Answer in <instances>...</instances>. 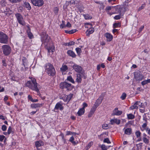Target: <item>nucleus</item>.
<instances>
[{
    "label": "nucleus",
    "mask_w": 150,
    "mask_h": 150,
    "mask_svg": "<svg viewBox=\"0 0 150 150\" xmlns=\"http://www.w3.org/2000/svg\"><path fill=\"white\" fill-rule=\"evenodd\" d=\"M105 36L107 39L108 41H111L112 39V36L109 33H106L105 34Z\"/></svg>",
    "instance_id": "nucleus-16"
},
{
    "label": "nucleus",
    "mask_w": 150,
    "mask_h": 150,
    "mask_svg": "<svg viewBox=\"0 0 150 150\" xmlns=\"http://www.w3.org/2000/svg\"><path fill=\"white\" fill-rule=\"evenodd\" d=\"M142 107V103L140 101H137L130 107L131 109H137L139 108Z\"/></svg>",
    "instance_id": "nucleus-10"
},
{
    "label": "nucleus",
    "mask_w": 150,
    "mask_h": 150,
    "mask_svg": "<svg viewBox=\"0 0 150 150\" xmlns=\"http://www.w3.org/2000/svg\"><path fill=\"white\" fill-rule=\"evenodd\" d=\"M113 26L114 28H117L120 26V23H115L113 24Z\"/></svg>",
    "instance_id": "nucleus-42"
},
{
    "label": "nucleus",
    "mask_w": 150,
    "mask_h": 150,
    "mask_svg": "<svg viewBox=\"0 0 150 150\" xmlns=\"http://www.w3.org/2000/svg\"><path fill=\"white\" fill-rule=\"evenodd\" d=\"M2 49L4 54L6 55H9L11 52V48L8 45H3L2 46Z\"/></svg>",
    "instance_id": "nucleus-5"
},
{
    "label": "nucleus",
    "mask_w": 150,
    "mask_h": 150,
    "mask_svg": "<svg viewBox=\"0 0 150 150\" xmlns=\"http://www.w3.org/2000/svg\"><path fill=\"white\" fill-rule=\"evenodd\" d=\"M26 86L33 91H35L38 93L39 92L38 83L36 79L34 78H31V80L28 81L26 83Z\"/></svg>",
    "instance_id": "nucleus-1"
},
{
    "label": "nucleus",
    "mask_w": 150,
    "mask_h": 150,
    "mask_svg": "<svg viewBox=\"0 0 150 150\" xmlns=\"http://www.w3.org/2000/svg\"><path fill=\"white\" fill-rule=\"evenodd\" d=\"M104 142L107 143L108 144H110L111 143L108 138H107L104 139L103 141Z\"/></svg>",
    "instance_id": "nucleus-46"
},
{
    "label": "nucleus",
    "mask_w": 150,
    "mask_h": 150,
    "mask_svg": "<svg viewBox=\"0 0 150 150\" xmlns=\"http://www.w3.org/2000/svg\"><path fill=\"white\" fill-rule=\"evenodd\" d=\"M60 88L62 89L66 88L67 90L71 91L73 88V86L71 84L66 81L62 82L60 84Z\"/></svg>",
    "instance_id": "nucleus-3"
},
{
    "label": "nucleus",
    "mask_w": 150,
    "mask_h": 150,
    "mask_svg": "<svg viewBox=\"0 0 150 150\" xmlns=\"http://www.w3.org/2000/svg\"><path fill=\"white\" fill-rule=\"evenodd\" d=\"M69 3H71L72 4H75V1H74V0H72L70 1H66V4H69Z\"/></svg>",
    "instance_id": "nucleus-51"
},
{
    "label": "nucleus",
    "mask_w": 150,
    "mask_h": 150,
    "mask_svg": "<svg viewBox=\"0 0 150 150\" xmlns=\"http://www.w3.org/2000/svg\"><path fill=\"white\" fill-rule=\"evenodd\" d=\"M147 122H144V123L142 125V127L144 128V129L146 127V125H147Z\"/></svg>",
    "instance_id": "nucleus-54"
},
{
    "label": "nucleus",
    "mask_w": 150,
    "mask_h": 150,
    "mask_svg": "<svg viewBox=\"0 0 150 150\" xmlns=\"http://www.w3.org/2000/svg\"><path fill=\"white\" fill-rule=\"evenodd\" d=\"M76 29H74L70 31H69V34H73L75 32H76Z\"/></svg>",
    "instance_id": "nucleus-50"
},
{
    "label": "nucleus",
    "mask_w": 150,
    "mask_h": 150,
    "mask_svg": "<svg viewBox=\"0 0 150 150\" xmlns=\"http://www.w3.org/2000/svg\"><path fill=\"white\" fill-rule=\"evenodd\" d=\"M50 38L46 34L43 35L42 36L41 41L43 44L46 46L50 41Z\"/></svg>",
    "instance_id": "nucleus-7"
},
{
    "label": "nucleus",
    "mask_w": 150,
    "mask_h": 150,
    "mask_svg": "<svg viewBox=\"0 0 150 150\" xmlns=\"http://www.w3.org/2000/svg\"><path fill=\"white\" fill-rule=\"evenodd\" d=\"M76 50L78 55H80L81 51V49L77 47L76 48Z\"/></svg>",
    "instance_id": "nucleus-32"
},
{
    "label": "nucleus",
    "mask_w": 150,
    "mask_h": 150,
    "mask_svg": "<svg viewBox=\"0 0 150 150\" xmlns=\"http://www.w3.org/2000/svg\"><path fill=\"white\" fill-rule=\"evenodd\" d=\"M63 107L62 106V104L59 103H58L56 105L54 109L55 110L59 109L62 110L63 109Z\"/></svg>",
    "instance_id": "nucleus-17"
},
{
    "label": "nucleus",
    "mask_w": 150,
    "mask_h": 150,
    "mask_svg": "<svg viewBox=\"0 0 150 150\" xmlns=\"http://www.w3.org/2000/svg\"><path fill=\"white\" fill-rule=\"evenodd\" d=\"M120 120L117 118H114L110 120V124L111 125H113L115 123L118 125L120 124Z\"/></svg>",
    "instance_id": "nucleus-13"
},
{
    "label": "nucleus",
    "mask_w": 150,
    "mask_h": 150,
    "mask_svg": "<svg viewBox=\"0 0 150 150\" xmlns=\"http://www.w3.org/2000/svg\"><path fill=\"white\" fill-rule=\"evenodd\" d=\"M83 107L82 108L85 109V108L88 106V104L85 103H83Z\"/></svg>",
    "instance_id": "nucleus-57"
},
{
    "label": "nucleus",
    "mask_w": 150,
    "mask_h": 150,
    "mask_svg": "<svg viewBox=\"0 0 150 150\" xmlns=\"http://www.w3.org/2000/svg\"><path fill=\"white\" fill-rule=\"evenodd\" d=\"M126 96H127V95H126V93H124L122 94L121 96L120 97V98L122 100H124L126 98Z\"/></svg>",
    "instance_id": "nucleus-35"
},
{
    "label": "nucleus",
    "mask_w": 150,
    "mask_h": 150,
    "mask_svg": "<svg viewBox=\"0 0 150 150\" xmlns=\"http://www.w3.org/2000/svg\"><path fill=\"white\" fill-rule=\"evenodd\" d=\"M94 114V113L91 111H90L89 113L88 114V117H91L92 115H93Z\"/></svg>",
    "instance_id": "nucleus-59"
},
{
    "label": "nucleus",
    "mask_w": 150,
    "mask_h": 150,
    "mask_svg": "<svg viewBox=\"0 0 150 150\" xmlns=\"http://www.w3.org/2000/svg\"><path fill=\"white\" fill-rule=\"evenodd\" d=\"M25 6L28 9V10H30L31 8L30 5L28 2H25L24 3Z\"/></svg>",
    "instance_id": "nucleus-25"
},
{
    "label": "nucleus",
    "mask_w": 150,
    "mask_h": 150,
    "mask_svg": "<svg viewBox=\"0 0 150 150\" xmlns=\"http://www.w3.org/2000/svg\"><path fill=\"white\" fill-rule=\"evenodd\" d=\"M123 130H124L125 134H126L129 135L131 134L132 132V129L130 128H127L125 129L124 128Z\"/></svg>",
    "instance_id": "nucleus-20"
},
{
    "label": "nucleus",
    "mask_w": 150,
    "mask_h": 150,
    "mask_svg": "<svg viewBox=\"0 0 150 150\" xmlns=\"http://www.w3.org/2000/svg\"><path fill=\"white\" fill-rule=\"evenodd\" d=\"M2 63H3V65L4 66H6V61L5 60H2Z\"/></svg>",
    "instance_id": "nucleus-63"
},
{
    "label": "nucleus",
    "mask_w": 150,
    "mask_h": 150,
    "mask_svg": "<svg viewBox=\"0 0 150 150\" xmlns=\"http://www.w3.org/2000/svg\"><path fill=\"white\" fill-rule=\"evenodd\" d=\"M12 129L11 126L9 127L8 130V134H9L12 132Z\"/></svg>",
    "instance_id": "nucleus-49"
},
{
    "label": "nucleus",
    "mask_w": 150,
    "mask_h": 150,
    "mask_svg": "<svg viewBox=\"0 0 150 150\" xmlns=\"http://www.w3.org/2000/svg\"><path fill=\"white\" fill-rule=\"evenodd\" d=\"M104 96V94L102 93L96 102L97 103L98 105L100 104L102 102L103 100V96Z\"/></svg>",
    "instance_id": "nucleus-19"
},
{
    "label": "nucleus",
    "mask_w": 150,
    "mask_h": 150,
    "mask_svg": "<svg viewBox=\"0 0 150 150\" xmlns=\"http://www.w3.org/2000/svg\"><path fill=\"white\" fill-rule=\"evenodd\" d=\"M22 61L23 65H25V64H27V61L26 58L24 57H23L22 59Z\"/></svg>",
    "instance_id": "nucleus-34"
},
{
    "label": "nucleus",
    "mask_w": 150,
    "mask_h": 150,
    "mask_svg": "<svg viewBox=\"0 0 150 150\" xmlns=\"http://www.w3.org/2000/svg\"><path fill=\"white\" fill-rule=\"evenodd\" d=\"M98 105L97 103H96V102L93 105V106L92 107L96 109L97 108V107L99 106Z\"/></svg>",
    "instance_id": "nucleus-52"
},
{
    "label": "nucleus",
    "mask_w": 150,
    "mask_h": 150,
    "mask_svg": "<svg viewBox=\"0 0 150 150\" xmlns=\"http://www.w3.org/2000/svg\"><path fill=\"white\" fill-rule=\"evenodd\" d=\"M76 81L78 83H80L81 81V76L79 74H78L77 75V78H76Z\"/></svg>",
    "instance_id": "nucleus-27"
},
{
    "label": "nucleus",
    "mask_w": 150,
    "mask_h": 150,
    "mask_svg": "<svg viewBox=\"0 0 150 150\" xmlns=\"http://www.w3.org/2000/svg\"><path fill=\"white\" fill-rule=\"evenodd\" d=\"M142 139L145 143H148L149 142V140L145 137H144Z\"/></svg>",
    "instance_id": "nucleus-38"
},
{
    "label": "nucleus",
    "mask_w": 150,
    "mask_h": 150,
    "mask_svg": "<svg viewBox=\"0 0 150 150\" xmlns=\"http://www.w3.org/2000/svg\"><path fill=\"white\" fill-rule=\"evenodd\" d=\"M93 142H91L88 143L87 146H86V149L88 150L89 148H90L93 144Z\"/></svg>",
    "instance_id": "nucleus-31"
},
{
    "label": "nucleus",
    "mask_w": 150,
    "mask_h": 150,
    "mask_svg": "<svg viewBox=\"0 0 150 150\" xmlns=\"http://www.w3.org/2000/svg\"><path fill=\"white\" fill-rule=\"evenodd\" d=\"M5 137L4 135L0 136V141L2 142L5 138Z\"/></svg>",
    "instance_id": "nucleus-56"
},
{
    "label": "nucleus",
    "mask_w": 150,
    "mask_h": 150,
    "mask_svg": "<svg viewBox=\"0 0 150 150\" xmlns=\"http://www.w3.org/2000/svg\"><path fill=\"white\" fill-rule=\"evenodd\" d=\"M0 3L2 6H5L6 2L4 0H0Z\"/></svg>",
    "instance_id": "nucleus-41"
},
{
    "label": "nucleus",
    "mask_w": 150,
    "mask_h": 150,
    "mask_svg": "<svg viewBox=\"0 0 150 150\" xmlns=\"http://www.w3.org/2000/svg\"><path fill=\"white\" fill-rule=\"evenodd\" d=\"M134 77L136 81H140L145 79L144 77L143 74L139 73H137L135 74Z\"/></svg>",
    "instance_id": "nucleus-9"
},
{
    "label": "nucleus",
    "mask_w": 150,
    "mask_h": 150,
    "mask_svg": "<svg viewBox=\"0 0 150 150\" xmlns=\"http://www.w3.org/2000/svg\"><path fill=\"white\" fill-rule=\"evenodd\" d=\"M135 135L137 138H140L141 133L139 131H137L135 132Z\"/></svg>",
    "instance_id": "nucleus-33"
},
{
    "label": "nucleus",
    "mask_w": 150,
    "mask_h": 150,
    "mask_svg": "<svg viewBox=\"0 0 150 150\" xmlns=\"http://www.w3.org/2000/svg\"><path fill=\"white\" fill-rule=\"evenodd\" d=\"M73 68L75 71L79 73L81 71V67L80 66L77 64L74 65L73 66Z\"/></svg>",
    "instance_id": "nucleus-14"
},
{
    "label": "nucleus",
    "mask_w": 150,
    "mask_h": 150,
    "mask_svg": "<svg viewBox=\"0 0 150 150\" xmlns=\"http://www.w3.org/2000/svg\"><path fill=\"white\" fill-rule=\"evenodd\" d=\"M74 137L72 136L70 138L69 140V141L71 142L73 144H74V145H76L77 143L76 142L74 141Z\"/></svg>",
    "instance_id": "nucleus-29"
},
{
    "label": "nucleus",
    "mask_w": 150,
    "mask_h": 150,
    "mask_svg": "<svg viewBox=\"0 0 150 150\" xmlns=\"http://www.w3.org/2000/svg\"><path fill=\"white\" fill-rule=\"evenodd\" d=\"M102 127L104 129H107L108 128V125L107 124H104L102 125Z\"/></svg>",
    "instance_id": "nucleus-43"
},
{
    "label": "nucleus",
    "mask_w": 150,
    "mask_h": 150,
    "mask_svg": "<svg viewBox=\"0 0 150 150\" xmlns=\"http://www.w3.org/2000/svg\"><path fill=\"white\" fill-rule=\"evenodd\" d=\"M73 96V94H70L68 95H64L62 97V99L65 102H69Z\"/></svg>",
    "instance_id": "nucleus-11"
},
{
    "label": "nucleus",
    "mask_w": 150,
    "mask_h": 150,
    "mask_svg": "<svg viewBox=\"0 0 150 150\" xmlns=\"http://www.w3.org/2000/svg\"><path fill=\"white\" fill-rule=\"evenodd\" d=\"M94 31V28H89L86 32L87 36H89L90 34H92Z\"/></svg>",
    "instance_id": "nucleus-21"
},
{
    "label": "nucleus",
    "mask_w": 150,
    "mask_h": 150,
    "mask_svg": "<svg viewBox=\"0 0 150 150\" xmlns=\"http://www.w3.org/2000/svg\"><path fill=\"white\" fill-rule=\"evenodd\" d=\"M101 148L102 150H107V147L104 144H102L101 146Z\"/></svg>",
    "instance_id": "nucleus-44"
},
{
    "label": "nucleus",
    "mask_w": 150,
    "mask_h": 150,
    "mask_svg": "<svg viewBox=\"0 0 150 150\" xmlns=\"http://www.w3.org/2000/svg\"><path fill=\"white\" fill-rule=\"evenodd\" d=\"M147 83L146 80H144L141 82V84L142 86H144L146 84H147Z\"/></svg>",
    "instance_id": "nucleus-58"
},
{
    "label": "nucleus",
    "mask_w": 150,
    "mask_h": 150,
    "mask_svg": "<svg viewBox=\"0 0 150 150\" xmlns=\"http://www.w3.org/2000/svg\"><path fill=\"white\" fill-rule=\"evenodd\" d=\"M43 103H33L31 105V107L32 108H40L43 106Z\"/></svg>",
    "instance_id": "nucleus-15"
},
{
    "label": "nucleus",
    "mask_w": 150,
    "mask_h": 150,
    "mask_svg": "<svg viewBox=\"0 0 150 150\" xmlns=\"http://www.w3.org/2000/svg\"><path fill=\"white\" fill-rule=\"evenodd\" d=\"M112 7H111L110 6H107L105 8V10L106 11L108 12L109 11L111 10V8Z\"/></svg>",
    "instance_id": "nucleus-45"
},
{
    "label": "nucleus",
    "mask_w": 150,
    "mask_h": 150,
    "mask_svg": "<svg viewBox=\"0 0 150 150\" xmlns=\"http://www.w3.org/2000/svg\"><path fill=\"white\" fill-rule=\"evenodd\" d=\"M71 134H76V133L74 132H72L70 131H67V134L66 135H71Z\"/></svg>",
    "instance_id": "nucleus-40"
},
{
    "label": "nucleus",
    "mask_w": 150,
    "mask_h": 150,
    "mask_svg": "<svg viewBox=\"0 0 150 150\" xmlns=\"http://www.w3.org/2000/svg\"><path fill=\"white\" fill-rule=\"evenodd\" d=\"M8 42L7 36L3 33L0 32V43L7 44Z\"/></svg>",
    "instance_id": "nucleus-4"
},
{
    "label": "nucleus",
    "mask_w": 150,
    "mask_h": 150,
    "mask_svg": "<svg viewBox=\"0 0 150 150\" xmlns=\"http://www.w3.org/2000/svg\"><path fill=\"white\" fill-rule=\"evenodd\" d=\"M75 44V42L73 41H71L68 43V46H71L72 45H74Z\"/></svg>",
    "instance_id": "nucleus-48"
},
{
    "label": "nucleus",
    "mask_w": 150,
    "mask_h": 150,
    "mask_svg": "<svg viewBox=\"0 0 150 150\" xmlns=\"http://www.w3.org/2000/svg\"><path fill=\"white\" fill-rule=\"evenodd\" d=\"M98 105L97 103H96V102L93 105V106L92 107L96 109L97 108V107L99 106Z\"/></svg>",
    "instance_id": "nucleus-53"
},
{
    "label": "nucleus",
    "mask_w": 150,
    "mask_h": 150,
    "mask_svg": "<svg viewBox=\"0 0 150 150\" xmlns=\"http://www.w3.org/2000/svg\"><path fill=\"white\" fill-rule=\"evenodd\" d=\"M45 72L49 76H53L55 74V70L53 66L50 63L46 64L45 66Z\"/></svg>",
    "instance_id": "nucleus-2"
},
{
    "label": "nucleus",
    "mask_w": 150,
    "mask_h": 150,
    "mask_svg": "<svg viewBox=\"0 0 150 150\" xmlns=\"http://www.w3.org/2000/svg\"><path fill=\"white\" fill-rule=\"evenodd\" d=\"M127 118L128 119H133L135 117V116L132 114H129L127 115Z\"/></svg>",
    "instance_id": "nucleus-28"
},
{
    "label": "nucleus",
    "mask_w": 150,
    "mask_h": 150,
    "mask_svg": "<svg viewBox=\"0 0 150 150\" xmlns=\"http://www.w3.org/2000/svg\"><path fill=\"white\" fill-rule=\"evenodd\" d=\"M84 17L86 19H91L92 18V17L89 16L88 14H86L84 16Z\"/></svg>",
    "instance_id": "nucleus-39"
},
{
    "label": "nucleus",
    "mask_w": 150,
    "mask_h": 150,
    "mask_svg": "<svg viewBox=\"0 0 150 150\" xmlns=\"http://www.w3.org/2000/svg\"><path fill=\"white\" fill-rule=\"evenodd\" d=\"M28 37L30 39H31L33 38V35L32 33L30 32L28 33Z\"/></svg>",
    "instance_id": "nucleus-37"
},
{
    "label": "nucleus",
    "mask_w": 150,
    "mask_h": 150,
    "mask_svg": "<svg viewBox=\"0 0 150 150\" xmlns=\"http://www.w3.org/2000/svg\"><path fill=\"white\" fill-rule=\"evenodd\" d=\"M42 142L41 141H37L35 143V146L37 148L42 145Z\"/></svg>",
    "instance_id": "nucleus-26"
},
{
    "label": "nucleus",
    "mask_w": 150,
    "mask_h": 150,
    "mask_svg": "<svg viewBox=\"0 0 150 150\" xmlns=\"http://www.w3.org/2000/svg\"><path fill=\"white\" fill-rule=\"evenodd\" d=\"M122 16V14H121L119 15H117L115 16L114 18L115 19L118 20V19H120L121 18V16Z\"/></svg>",
    "instance_id": "nucleus-36"
},
{
    "label": "nucleus",
    "mask_w": 150,
    "mask_h": 150,
    "mask_svg": "<svg viewBox=\"0 0 150 150\" xmlns=\"http://www.w3.org/2000/svg\"><path fill=\"white\" fill-rule=\"evenodd\" d=\"M144 26L142 25V26L139 29V32L140 33L141 32L142 30L144 28Z\"/></svg>",
    "instance_id": "nucleus-60"
},
{
    "label": "nucleus",
    "mask_w": 150,
    "mask_h": 150,
    "mask_svg": "<svg viewBox=\"0 0 150 150\" xmlns=\"http://www.w3.org/2000/svg\"><path fill=\"white\" fill-rule=\"evenodd\" d=\"M17 21L19 23L23 25H25V23L22 16L19 13H17L15 14Z\"/></svg>",
    "instance_id": "nucleus-8"
},
{
    "label": "nucleus",
    "mask_w": 150,
    "mask_h": 150,
    "mask_svg": "<svg viewBox=\"0 0 150 150\" xmlns=\"http://www.w3.org/2000/svg\"><path fill=\"white\" fill-rule=\"evenodd\" d=\"M6 127L5 125H3L2 127V129L3 131H5L6 129Z\"/></svg>",
    "instance_id": "nucleus-55"
},
{
    "label": "nucleus",
    "mask_w": 150,
    "mask_h": 150,
    "mask_svg": "<svg viewBox=\"0 0 150 150\" xmlns=\"http://www.w3.org/2000/svg\"><path fill=\"white\" fill-rule=\"evenodd\" d=\"M30 1L33 5L38 7L42 6L44 4L43 0H30Z\"/></svg>",
    "instance_id": "nucleus-6"
},
{
    "label": "nucleus",
    "mask_w": 150,
    "mask_h": 150,
    "mask_svg": "<svg viewBox=\"0 0 150 150\" xmlns=\"http://www.w3.org/2000/svg\"><path fill=\"white\" fill-rule=\"evenodd\" d=\"M67 80L71 82L72 83H74V81L73 79L71 76H68L67 78Z\"/></svg>",
    "instance_id": "nucleus-30"
},
{
    "label": "nucleus",
    "mask_w": 150,
    "mask_h": 150,
    "mask_svg": "<svg viewBox=\"0 0 150 150\" xmlns=\"http://www.w3.org/2000/svg\"><path fill=\"white\" fill-rule=\"evenodd\" d=\"M122 113V111L119 110L118 108H116L113 110V113L112 115H121Z\"/></svg>",
    "instance_id": "nucleus-12"
},
{
    "label": "nucleus",
    "mask_w": 150,
    "mask_h": 150,
    "mask_svg": "<svg viewBox=\"0 0 150 150\" xmlns=\"http://www.w3.org/2000/svg\"><path fill=\"white\" fill-rule=\"evenodd\" d=\"M71 24L69 22H68L65 26L70 27H71Z\"/></svg>",
    "instance_id": "nucleus-62"
},
{
    "label": "nucleus",
    "mask_w": 150,
    "mask_h": 150,
    "mask_svg": "<svg viewBox=\"0 0 150 150\" xmlns=\"http://www.w3.org/2000/svg\"><path fill=\"white\" fill-rule=\"evenodd\" d=\"M47 49L49 53L52 54L54 51V46H51L48 47H47Z\"/></svg>",
    "instance_id": "nucleus-18"
},
{
    "label": "nucleus",
    "mask_w": 150,
    "mask_h": 150,
    "mask_svg": "<svg viewBox=\"0 0 150 150\" xmlns=\"http://www.w3.org/2000/svg\"><path fill=\"white\" fill-rule=\"evenodd\" d=\"M67 53L69 56L73 58L75 57L76 56V55L74 52L71 50H68Z\"/></svg>",
    "instance_id": "nucleus-23"
},
{
    "label": "nucleus",
    "mask_w": 150,
    "mask_h": 150,
    "mask_svg": "<svg viewBox=\"0 0 150 150\" xmlns=\"http://www.w3.org/2000/svg\"><path fill=\"white\" fill-rule=\"evenodd\" d=\"M85 112V109L83 108H81L78 111L77 114L79 116H81Z\"/></svg>",
    "instance_id": "nucleus-24"
},
{
    "label": "nucleus",
    "mask_w": 150,
    "mask_h": 150,
    "mask_svg": "<svg viewBox=\"0 0 150 150\" xmlns=\"http://www.w3.org/2000/svg\"><path fill=\"white\" fill-rule=\"evenodd\" d=\"M58 10L59 9L57 7H55L54 8V13L56 14H57L58 11Z\"/></svg>",
    "instance_id": "nucleus-47"
},
{
    "label": "nucleus",
    "mask_w": 150,
    "mask_h": 150,
    "mask_svg": "<svg viewBox=\"0 0 150 150\" xmlns=\"http://www.w3.org/2000/svg\"><path fill=\"white\" fill-rule=\"evenodd\" d=\"M96 110V109L93 108V107H92V108L91 109L90 111L93 113H94L95 112V111Z\"/></svg>",
    "instance_id": "nucleus-61"
},
{
    "label": "nucleus",
    "mask_w": 150,
    "mask_h": 150,
    "mask_svg": "<svg viewBox=\"0 0 150 150\" xmlns=\"http://www.w3.org/2000/svg\"><path fill=\"white\" fill-rule=\"evenodd\" d=\"M68 69L67 66L63 64L62 67L60 68V70L63 74L64 72L66 71Z\"/></svg>",
    "instance_id": "nucleus-22"
},
{
    "label": "nucleus",
    "mask_w": 150,
    "mask_h": 150,
    "mask_svg": "<svg viewBox=\"0 0 150 150\" xmlns=\"http://www.w3.org/2000/svg\"><path fill=\"white\" fill-rule=\"evenodd\" d=\"M146 132H147L148 134L150 135V129L149 128H147L146 130Z\"/></svg>",
    "instance_id": "nucleus-64"
}]
</instances>
